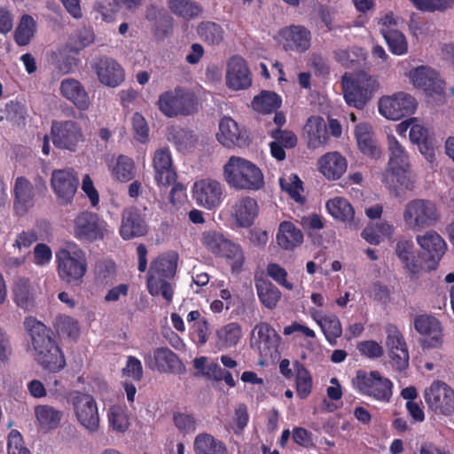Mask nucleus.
Returning <instances> with one entry per match:
<instances>
[{"instance_id": "nucleus-1", "label": "nucleus", "mask_w": 454, "mask_h": 454, "mask_svg": "<svg viewBox=\"0 0 454 454\" xmlns=\"http://www.w3.org/2000/svg\"><path fill=\"white\" fill-rule=\"evenodd\" d=\"M24 327L30 337L36 363L51 372L63 370L66 366V358L52 337L51 329L33 317L25 318Z\"/></svg>"}, {"instance_id": "nucleus-2", "label": "nucleus", "mask_w": 454, "mask_h": 454, "mask_svg": "<svg viewBox=\"0 0 454 454\" xmlns=\"http://www.w3.org/2000/svg\"><path fill=\"white\" fill-rule=\"evenodd\" d=\"M177 262L178 254L172 251L160 254L151 262L146 279L151 295L161 294L168 302L172 301L174 290L169 280L176 274Z\"/></svg>"}, {"instance_id": "nucleus-3", "label": "nucleus", "mask_w": 454, "mask_h": 454, "mask_svg": "<svg viewBox=\"0 0 454 454\" xmlns=\"http://www.w3.org/2000/svg\"><path fill=\"white\" fill-rule=\"evenodd\" d=\"M227 184L236 190L259 191L264 186V176L259 167L241 157L231 156L223 167Z\"/></svg>"}, {"instance_id": "nucleus-4", "label": "nucleus", "mask_w": 454, "mask_h": 454, "mask_svg": "<svg viewBox=\"0 0 454 454\" xmlns=\"http://www.w3.org/2000/svg\"><path fill=\"white\" fill-rule=\"evenodd\" d=\"M341 85L348 106L358 110L365 107L379 87L377 80L364 72L354 76L345 74L341 78Z\"/></svg>"}, {"instance_id": "nucleus-5", "label": "nucleus", "mask_w": 454, "mask_h": 454, "mask_svg": "<svg viewBox=\"0 0 454 454\" xmlns=\"http://www.w3.org/2000/svg\"><path fill=\"white\" fill-rule=\"evenodd\" d=\"M157 105L160 111L168 118L188 116L198 111V100L194 93L180 86L161 93Z\"/></svg>"}, {"instance_id": "nucleus-6", "label": "nucleus", "mask_w": 454, "mask_h": 454, "mask_svg": "<svg viewBox=\"0 0 454 454\" xmlns=\"http://www.w3.org/2000/svg\"><path fill=\"white\" fill-rule=\"evenodd\" d=\"M57 271L60 279L67 284L78 286L87 271L85 253L79 247L63 248L56 254Z\"/></svg>"}, {"instance_id": "nucleus-7", "label": "nucleus", "mask_w": 454, "mask_h": 454, "mask_svg": "<svg viewBox=\"0 0 454 454\" xmlns=\"http://www.w3.org/2000/svg\"><path fill=\"white\" fill-rule=\"evenodd\" d=\"M357 392L377 401L388 403L393 395V382L378 371L358 370L352 380Z\"/></svg>"}, {"instance_id": "nucleus-8", "label": "nucleus", "mask_w": 454, "mask_h": 454, "mask_svg": "<svg viewBox=\"0 0 454 454\" xmlns=\"http://www.w3.org/2000/svg\"><path fill=\"white\" fill-rule=\"evenodd\" d=\"M440 218L435 204L427 200H413L407 203L403 220L408 228L413 231L434 225Z\"/></svg>"}, {"instance_id": "nucleus-9", "label": "nucleus", "mask_w": 454, "mask_h": 454, "mask_svg": "<svg viewBox=\"0 0 454 454\" xmlns=\"http://www.w3.org/2000/svg\"><path fill=\"white\" fill-rule=\"evenodd\" d=\"M51 137L56 148L72 153L84 142L81 125L73 120L52 121Z\"/></svg>"}, {"instance_id": "nucleus-10", "label": "nucleus", "mask_w": 454, "mask_h": 454, "mask_svg": "<svg viewBox=\"0 0 454 454\" xmlns=\"http://www.w3.org/2000/svg\"><path fill=\"white\" fill-rule=\"evenodd\" d=\"M389 160L387 168L402 187L411 190L413 184L409 176L410 162L405 148L394 135H387Z\"/></svg>"}, {"instance_id": "nucleus-11", "label": "nucleus", "mask_w": 454, "mask_h": 454, "mask_svg": "<svg viewBox=\"0 0 454 454\" xmlns=\"http://www.w3.org/2000/svg\"><path fill=\"white\" fill-rule=\"evenodd\" d=\"M424 399L435 414L450 416L454 413V390L442 380H434L425 389Z\"/></svg>"}, {"instance_id": "nucleus-12", "label": "nucleus", "mask_w": 454, "mask_h": 454, "mask_svg": "<svg viewBox=\"0 0 454 454\" xmlns=\"http://www.w3.org/2000/svg\"><path fill=\"white\" fill-rule=\"evenodd\" d=\"M145 366L160 373L183 374L185 366L178 356L167 347L156 348L143 356Z\"/></svg>"}, {"instance_id": "nucleus-13", "label": "nucleus", "mask_w": 454, "mask_h": 454, "mask_svg": "<svg viewBox=\"0 0 454 454\" xmlns=\"http://www.w3.org/2000/svg\"><path fill=\"white\" fill-rule=\"evenodd\" d=\"M106 226L98 214L82 211L74 219V236L81 241L101 240L106 232Z\"/></svg>"}, {"instance_id": "nucleus-14", "label": "nucleus", "mask_w": 454, "mask_h": 454, "mask_svg": "<svg viewBox=\"0 0 454 454\" xmlns=\"http://www.w3.org/2000/svg\"><path fill=\"white\" fill-rule=\"evenodd\" d=\"M417 100L405 92H397L392 96L382 97L379 102V112L389 120H401L414 114Z\"/></svg>"}, {"instance_id": "nucleus-15", "label": "nucleus", "mask_w": 454, "mask_h": 454, "mask_svg": "<svg viewBox=\"0 0 454 454\" xmlns=\"http://www.w3.org/2000/svg\"><path fill=\"white\" fill-rule=\"evenodd\" d=\"M71 402L79 423L89 432L94 433L99 427V416L95 399L90 394L74 391Z\"/></svg>"}, {"instance_id": "nucleus-16", "label": "nucleus", "mask_w": 454, "mask_h": 454, "mask_svg": "<svg viewBox=\"0 0 454 454\" xmlns=\"http://www.w3.org/2000/svg\"><path fill=\"white\" fill-rule=\"evenodd\" d=\"M281 340L279 334L266 322L255 325L251 333V347L259 352L261 358L268 360L278 353Z\"/></svg>"}, {"instance_id": "nucleus-17", "label": "nucleus", "mask_w": 454, "mask_h": 454, "mask_svg": "<svg viewBox=\"0 0 454 454\" xmlns=\"http://www.w3.org/2000/svg\"><path fill=\"white\" fill-rule=\"evenodd\" d=\"M386 347L393 368L402 372L409 365V351L405 339L398 329L393 324H388L385 327Z\"/></svg>"}, {"instance_id": "nucleus-18", "label": "nucleus", "mask_w": 454, "mask_h": 454, "mask_svg": "<svg viewBox=\"0 0 454 454\" xmlns=\"http://www.w3.org/2000/svg\"><path fill=\"white\" fill-rule=\"evenodd\" d=\"M414 329L422 336L423 348H437L443 343V328L438 318L432 315H418L413 320Z\"/></svg>"}, {"instance_id": "nucleus-19", "label": "nucleus", "mask_w": 454, "mask_h": 454, "mask_svg": "<svg viewBox=\"0 0 454 454\" xmlns=\"http://www.w3.org/2000/svg\"><path fill=\"white\" fill-rule=\"evenodd\" d=\"M192 196L196 203L208 210L220 207L223 200V186L214 179H201L194 183Z\"/></svg>"}, {"instance_id": "nucleus-20", "label": "nucleus", "mask_w": 454, "mask_h": 454, "mask_svg": "<svg viewBox=\"0 0 454 454\" xmlns=\"http://www.w3.org/2000/svg\"><path fill=\"white\" fill-rule=\"evenodd\" d=\"M51 184L59 204L67 205L74 200L79 179L73 169H54L51 173Z\"/></svg>"}, {"instance_id": "nucleus-21", "label": "nucleus", "mask_w": 454, "mask_h": 454, "mask_svg": "<svg viewBox=\"0 0 454 454\" xmlns=\"http://www.w3.org/2000/svg\"><path fill=\"white\" fill-rule=\"evenodd\" d=\"M153 168L154 181L160 189H168L177 178L171 153L167 147L157 149L154 152Z\"/></svg>"}, {"instance_id": "nucleus-22", "label": "nucleus", "mask_w": 454, "mask_h": 454, "mask_svg": "<svg viewBox=\"0 0 454 454\" xmlns=\"http://www.w3.org/2000/svg\"><path fill=\"white\" fill-rule=\"evenodd\" d=\"M278 35L283 43V48L286 51L302 53L308 51L311 44V33L301 25H290L282 27Z\"/></svg>"}, {"instance_id": "nucleus-23", "label": "nucleus", "mask_w": 454, "mask_h": 454, "mask_svg": "<svg viewBox=\"0 0 454 454\" xmlns=\"http://www.w3.org/2000/svg\"><path fill=\"white\" fill-rule=\"evenodd\" d=\"M148 228L141 210L137 207H129L121 213L120 235L124 240L143 237L147 233Z\"/></svg>"}, {"instance_id": "nucleus-24", "label": "nucleus", "mask_w": 454, "mask_h": 454, "mask_svg": "<svg viewBox=\"0 0 454 454\" xmlns=\"http://www.w3.org/2000/svg\"><path fill=\"white\" fill-rule=\"evenodd\" d=\"M412 83L427 94L442 95L444 93V82L439 74L430 67L420 66L411 71Z\"/></svg>"}, {"instance_id": "nucleus-25", "label": "nucleus", "mask_w": 454, "mask_h": 454, "mask_svg": "<svg viewBox=\"0 0 454 454\" xmlns=\"http://www.w3.org/2000/svg\"><path fill=\"white\" fill-rule=\"evenodd\" d=\"M95 71L101 83L109 87L119 86L125 79L121 66L114 59L103 56L95 64Z\"/></svg>"}, {"instance_id": "nucleus-26", "label": "nucleus", "mask_w": 454, "mask_h": 454, "mask_svg": "<svg viewBox=\"0 0 454 454\" xmlns=\"http://www.w3.org/2000/svg\"><path fill=\"white\" fill-rule=\"evenodd\" d=\"M227 84L236 90L247 89L252 83L251 74L246 60L240 56H232L227 64Z\"/></svg>"}, {"instance_id": "nucleus-27", "label": "nucleus", "mask_w": 454, "mask_h": 454, "mask_svg": "<svg viewBox=\"0 0 454 454\" xmlns=\"http://www.w3.org/2000/svg\"><path fill=\"white\" fill-rule=\"evenodd\" d=\"M259 206L257 200L249 196L238 199L231 206V216L238 227L249 228L258 215Z\"/></svg>"}, {"instance_id": "nucleus-28", "label": "nucleus", "mask_w": 454, "mask_h": 454, "mask_svg": "<svg viewBox=\"0 0 454 454\" xmlns=\"http://www.w3.org/2000/svg\"><path fill=\"white\" fill-rule=\"evenodd\" d=\"M303 137L309 148L316 149L328 140V132L325 120L321 116L308 118L303 127Z\"/></svg>"}, {"instance_id": "nucleus-29", "label": "nucleus", "mask_w": 454, "mask_h": 454, "mask_svg": "<svg viewBox=\"0 0 454 454\" xmlns=\"http://www.w3.org/2000/svg\"><path fill=\"white\" fill-rule=\"evenodd\" d=\"M13 208L18 215H25L34 204V186L24 176H19L15 180Z\"/></svg>"}, {"instance_id": "nucleus-30", "label": "nucleus", "mask_w": 454, "mask_h": 454, "mask_svg": "<svg viewBox=\"0 0 454 454\" xmlns=\"http://www.w3.org/2000/svg\"><path fill=\"white\" fill-rule=\"evenodd\" d=\"M61 95L72 102L79 110H87L90 105V98L82 84L76 79L66 78L61 81Z\"/></svg>"}, {"instance_id": "nucleus-31", "label": "nucleus", "mask_w": 454, "mask_h": 454, "mask_svg": "<svg viewBox=\"0 0 454 454\" xmlns=\"http://www.w3.org/2000/svg\"><path fill=\"white\" fill-rule=\"evenodd\" d=\"M417 242L427 256L437 265L447 248L441 235L434 231H428L424 235L417 236Z\"/></svg>"}, {"instance_id": "nucleus-32", "label": "nucleus", "mask_w": 454, "mask_h": 454, "mask_svg": "<svg viewBox=\"0 0 454 454\" xmlns=\"http://www.w3.org/2000/svg\"><path fill=\"white\" fill-rule=\"evenodd\" d=\"M321 173L329 180H338L347 170V160L338 152L327 153L318 161Z\"/></svg>"}, {"instance_id": "nucleus-33", "label": "nucleus", "mask_w": 454, "mask_h": 454, "mask_svg": "<svg viewBox=\"0 0 454 454\" xmlns=\"http://www.w3.org/2000/svg\"><path fill=\"white\" fill-rule=\"evenodd\" d=\"M217 140L226 147L242 146L246 139L242 136L237 122L231 117H223L219 123Z\"/></svg>"}, {"instance_id": "nucleus-34", "label": "nucleus", "mask_w": 454, "mask_h": 454, "mask_svg": "<svg viewBox=\"0 0 454 454\" xmlns=\"http://www.w3.org/2000/svg\"><path fill=\"white\" fill-rule=\"evenodd\" d=\"M277 242L285 250H294L303 241V234L292 222L285 221L279 224Z\"/></svg>"}, {"instance_id": "nucleus-35", "label": "nucleus", "mask_w": 454, "mask_h": 454, "mask_svg": "<svg viewBox=\"0 0 454 454\" xmlns=\"http://www.w3.org/2000/svg\"><path fill=\"white\" fill-rule=\"evenodd\" d=\"M355 136L359 150L365 155L377 159L381 155L380 147L376 145L373 133L366 123L356 126Z\"/></svg>"}, {"instance_id": "nucleus-36", "label": "nucleus", "mask_w": 454, "mask_h": 454, "mask_svg": "<svg viewBox=\"0 0 454 454\" xmlns=\"http://www.w3.org/2000/svg\"><path fill=\"white\" fill-rule=\"evenodd\" d=\"M409 137L411 142L418 145L419 152L427 160L431 161L434 158V138L429 135L427 129L420 124H414L411 127Z\"/></svg>"}, {"instance_id": "nucleus-37", "label": "nucleus", "mask_w": 454, "mask_h": 454, "mask_svg": "<svg viewBox=\"0 0 454 454\" xmlns=\"http://www.w3.org/2000/svg\"><path fill=\"white\" fill-rule=\"evenodd\" d=\"M195 454H228L225 444L208 433H200L193 442Z\"/></svg>"}, {"instance_id": "nucleus-38", "label": "nucleus", "mask_w": 454, "mask_h": 454, "mask_svg": "<svg viewBox=\"0 0 454 454\" xmlns=\"http://www.w3.org/2000/svg\"><path fill=\"white\" fill-rule=\"evenodd\" d=\"M255 289L260 302L269 309H274L281 298V292L270 281L256 279Z\"/></svg>"}, {"instance_id": "nucleus-39", "label": "nucleus", "mask_w": 454, "mask_h": 454, "mask_svg": "<svg viewBox=\"0 0 454 454\" xmlns=\"http://www.w3.org/2000/svg\"><path fill=\"white\" fill-rule=\"evenodd\" d=\"M200 39L207 45H219L224 40L225 31L223 27L214 21L203 20L196 28Z\"/></svg>"}, {"instance_id": "nucleus-40", "label": "nucleus", "mask_w": 454, "mask_h": 454, "mask_svg": "<svg viewBox=\"0 0 454 454\" xmlns=\"http://www.w3.org/2000/svg\"><path fill=\"white\" fill-rule=\"evenodd\" d=\"M295 380V390L299 398L306 399L312 392L313 379L309 371L304 364L294 360L293 362Z\"/></svg>"}, {"instance_id": "nucleus-41", "label": "nucleus", "mask_w": 454, "mask_h": 454, "mask_svg": "<svg viewBox=\"0 0 454 454\" xmlns=\"http://www.w3.org/2000/svg\"><path fill=\"white\" fill-rule=\"evenodd\" d=\"M168 140L182 153L190 151L194 147L197 137L192 131L179 126H172L168 129Z\"/></svg>"}, {"instance_id": "nucleus-42", "label": "nucleus", "mask_w": 454, "mask_h": 454, "mask_svg": "<svg viewBox=\"0 0 454 454\" xmlns=\"http://www.w3.org/2000/svg\"><path fill=\"white\" fill-rule=\"evenodd\" d=\"M168 6L172 13L185 20H192L202 14V6L192 0H168Z\"/></svg>"}, {"instance_id": "nucleus-43", "label": "nucleus", "mask_w": 454, "mask_h": 454, "mask_svg": "<svg viewBox=\"0 0 454 454\" xmlns=\"http://www.w3.org/2000/svg\"><path fill=\"white\" fill-rule=\"evenodd\" d=\"M37 24L29 14H23L14 30V41L19 46L27 45L36 33Z\"/></svg>"}, {"instance_id": "nucleus-44", "label": "nucleus", "mask_w": 454, "mask_h": 454, "mask_svg": "<svg viewBox=\"0 0 454 454\" xmlns=\"http://www.w3.org/2000/svg\"><path fill=\"white\" fill-rule=\"evenodd\" d=\"M282 104V98L277 93L262 90L255 96L252 101L253 108L261 114H271L276 112Z\"/></svg>"}, {"instance_id": "nucleus-45", "label": "nucleus", "mask_w": 454, "mask_h": 454, "mask_svg": "<svg viewBox=\"0 0 454 454\" xmlns=\"http://www.w3.org/2000/svg\"><path fill=\"white\" fill-rule=\"evenodd\" d=\"M35 414L40 427L44 429L57 428L63 416L62 411L47 404L37 405Z\"/></svg>"}, {"instance_id": "nucleus-46", "label": "nucleus", "mask_w": 454, "mask_h": 454, "mask_svg": "<svg viewBox=\"0 0 454 454\" xmlns=\"http://www.w3.org/2000/svg\"><path fill=\"white\" fill-rule=\"evenodd\" d=\"M242 329L238 323H229L217 330L216 346L220 348L234 347L241 338Z\"/></svg>"}, {"instance_id": "nucleus-47", "label": "nucleus", "mask_w": 454, "mask_h": 454, "mask_svg": "<svg viewBox=\"0 0 454 454\" xmlns=\"http://www.w3.org/2000/svg\"><path fill=\"white\" fill-rule=\"evenodd\" d=\"M112 176L117 181L128 183L136 176V166L134 160L126 155H119L116 163L112 167Z\"/></svg>"}, {"instance_id": "nucleus-48", "label": "nucleus", "mask_w": 454, "mask_h": 454, "mask_svg": "<svg viewBox=\"0 0 454 454\" xmlns=\"http://www.w3.org/2000/svg\"><path fill=\"white\" fill-rule=\"evenodd\" d=\"M413 249L414 244L411 239H401L396 243L395 254L404 264V267L415 275L419 273V266L416 262Z\"/></svg>"}, {"instance_id": "nucleus-49", "label": "nucleus", "mask_w": 454, "mask_h": 454, "mask_svg": "<svg viewBox=\"0 0 454 454\" xmlns=\"http://www.w3.org/2000/svg\"><path fill=\"white\" fill-rule=\"evenodd\" d=\"M216 256L225 258L227 262L231 265L232 272H239L244 262L245 256L241 247L228 239L222 253Z\"/></svg>"}, {"instance_id": "nucleus-50", "label": "nucleus", "mask_w": 454, "mask_h": 454, "mask_svg": "<svg viewBox=\"0 0 454 454\" xmlns=\"http://www.w3.org/2000/svg\"><path fill=\"white\" fill-rule=\"evenodd\" d=\"M328 213L340 221H351L354 218V209L348 200L341 197H335L326 202Z\"/></svg>"}, {"instance_id": "nucleus-51", "label": "nucleus", "mask_w": 454, "mask_h": 454, "mask_svg": "<svg viewBox=\"0 0 454 454\" xmlns=\"http://www.w3.org/2000/svg\"><path fill=\"white\" fill-rule=\"evenodd\" d=\"M382 36L386 41L388 50L394 55L402 56L408 52L407 39L400 30L385 29Z\"/></svg>"}, {"instance_id": "nucleus-52", "label": "nucleus", "mask_w": 454, "mask_h": 454, "mask_svg": "<svg viewBox=\"0 0 454 454\" xmlns=\"http://www.w3.org/2000/svg\"><path fill=\"white\" fill-rule=\"evenodd\" d=\"M13 294L14 301L20 308L28 310L34 306V295L28 279L20 278L14 285Z\"/></svg>"}, {"instance_id": "nucleus-53", "label": "nucleus", "mask_w": 454, "mask_h": 454, "mask_svg": "<svg viewBox=\"0 0 454 454\" xmlns=\"http://www.w3.org/2000/svg\"><path fill=\"white\" fill-rule=\"evenodd\" d=\"M146 18L153 20L150 10L147 11ZM153 34L157 40H163L173 32V18L167 13H160L154 17Z\"/></svg>"}, {"instance_id": "nucleus-54", "label": "nucleus", "mask_w": 454, "mask_h": 454, "mask_svg": "<svg viewBox=\"0 0 454 454\" xmlns=\"http://www.w3.org/2000/svg\"><path fill=\"white\" fill-rule=\"evenodd\" d=\"M228 239L222 232L215 230L203 231L200 238L201 244L215 256L222 253V247Z\"/></svg>"}, {"instance_id": "nucleus-55", "label": "nucleus", "mask_w": 454, "mask_h": 454, "mask_svg": "<svg viewBox=\"0 0 454 454\" xmlns=\"http://www.w3.org/2000/svg\"><path fill=\"white\" fill-rule=\"evenodd\" d=\"M324 321L320 328L328 342L333 344L342 334L340 321L334 314H327Z\"/></svg>"}, {"instance_id": "nucleus-56", "label": "nucleus", "mask_w": 454, "mask_h": 454, "mask_svg": "<svg viewBox=\"0 0 454 454\" xmlns=\"http://www.w3.org/2000/svg\"><path fill=\"white\" fill-rule=\"evenodd\" d=\"M413 6L421 11L443 12L454 6V0H410Z\"/></svg>"}, {"instance_id": "nucleus-57", "label": "nucleus", "mask_w": 454, "mask_h": 454, "mask_svg": "<svg viewBox=\"0 0 454 454\" xmlns=\"http://www.w3.org/2000/svg\"><path fill=\"white\" fill-rule=\"evenodd\" d=\"M117 2L118 0H97L93 4V10L101 15L104 21L112 22L120 12Z\"/></svg>"}, {"instance_id": "nucleus-58", "label": "nucleus", "mask_w": 454, "mask_h": 454, "mask_svg": "<svg viewBox=\"0 0 454 454\" xmlns=\"http://www.w3.org/2000/svg\"><path fill=\"white\" fill-rule=\"evenodd\" d=\"M173 422L183 434H193L197 428V419L192 414L176 411L173 414Z\"/></svg>"}, {"instance_id": "nucleus-59", "label": "nucleus", "mask_w": 454, "mask_h": 454, "mask_svg": "<svg viewBox=\"0 0 454 454\" xmlns=\"http://www.w3.org/2000/svg\"><path fill=\"white\" fill-rule=\"evenodd\" d=\"M131 121L135 139L142 144L146 143L149 139V127L145 117L137 112Z\"/></svg>"}, {"instance_id": "nucleus-60", "label": "nucleus", "mask_w": 454, "mask_h": 454, "mask_svg": "<svg viewBox=\"0 0 454 454\" xmlns=\"http://www.w3.org/2000/svg\"><path fill=\"white\" fill-rule=\"evenodd\" d=\"M266 272L270 278L286 289H294V285L287 280V271L278 263H269L266 267Z\"/></svg>"}, {"instance_id": "nucleus-61", "label": "nucleus", "mask_w": 454, "mask_h": 454, "mask_svg": "<svg viewBox=\"0 0 454 454\" xmlns=\"http://www.w3.org/2000/svg\"><path fill=\"white\" fill-rule=\"evenodd\" d=\"M270 135L274 138V141L278 142L287 149L294 148L297 145V136L292 130L277 128L272 129Z\"/></svg>"}, {"instance_id": "nucleus-62", "label": "nucleus", "mask_w": 454, "mask_h": 454, "mask_svg": "<svg viewBox=\"0 0 454 454\" xmlns=\"http://www.w3.org/2000/svg\"><path fill=\"white\" fill-rule=\"evenodd\" d=\"M356 348L362 356L370 359L380 358L384 354L382 346L372 340L358 342Z\"/></svg>"}, {"instance_id": "nucleus-63", "label": "nucleus", "mask_w": 454, "mask_h": 454, "mask_svg": "<svg viewBox=\"0 0 454 454\" xmlns=\"http://www.w3.org/2000/svg\"><path fill=\"white\" fill-rule=\"evenodd\" d=\"M110 427L116 432L123 433L129 427V421L123 411L117 407H112L108 412Z\"/></svg>"}, {"instance_id": "nucleus-64", "label": "nucleus", "mask_w": 454, "mask_h": 454, "mask_svg": "<svg viewBox=\"0 0 454 454\" xmlns=\"http://www.w3.org/2000/svg\"><path fill=\"white\" fill-rule=\"evenodd\" d=\"M8 454H31L29 450L24 446L21 434L17 430H12L8 436Z\"/></svg>"}]
</instances>
